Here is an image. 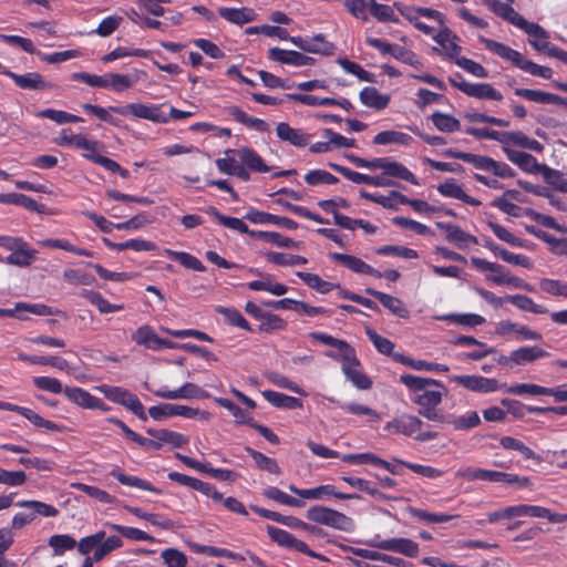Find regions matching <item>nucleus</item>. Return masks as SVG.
Masks as SVG:
<instances>
[{"label": "nucleus", "mask_w": 567, "mask_h": 567, "mask_svg": "<svg viewBox=\"0 0 567 567\" xmlns=\"http://www.w3.org/2000/svg\"><path fill=\"white\" fill-rule=\"evenodd\" d=\"M400 381L409 389L412 402L419 406V415L432 422L441 420L442 412L436 408L442 403L445 388L440 381L413 374H402Z\"/></svg>", "instance_id": "f257e3e1"}, {"label": "nucleus", "mask_w": 567, "mask_h": 567, "mask_svg": "<svg viewBox=\"0 0 567 567\" xmlns=\"http://www.w3.org/2000/svg\"><path fill=\"white\" fill-rule=\"evenodd\" d=\"M307 518L311 522L329 526L331 528L352 533L355 529L354 520L336 509L324 506H312L307 511Z\"/></svg>", "instance_id": "f03ea898"}, {"label": "nucleus", "mask_w": 567, "mask_h": 567, "mask_svg": "<svg viewBox=\"0 0 567 567\" xmlns=\"http://www.w3.org/2000/svg\"><path fill=\"white\" fill-rule=\"evenodd\" d=\"M447 154L453 158L472 164L477 169L491 172L493 175L501 178H512L515 176V172L509 165L504 162H497L485 155L466 152H449Z\"/></svg>", "instance_id": "7ed1b4c3"}, {"label": "nucleus", "mask_w": 567, "mask_h": 567, "mask_svg": "<svg viewBox=\"0 0 567 567\" xmlns=\"http://www.w3.org/2000/svg\"><path fill=\"white\" fill-rule=\"evenodd\" d=\"M110 110L122 116H133L159 124L169 121V116L162 111V105L158 104L131 103L123 106H111Z\"/></svg>", "instance_id": "20e7f679"}, {"label": "nucleus", "mask_w": 567, "mask_h": 567, "mask_svg": "<svg viewBox=\"0 0 567 567\" xmlns=\"http://www.w3.org/2000/svg\"><path fill=\"white\" fill-rule=\"evenodd\" d=\"M96 390L104 394L110 401L125 406L127 410L133 412L138 419L145 421L147 419L145 410L141 401L136 395L123 389L121 386H111L107 384H101L96 386Z\"/></svg>", "instance_id": "39448f33"}, {"label": "nucleus", "mask_w": 567, "mask_h": 567, "mask_svg": "<svg viewBox=\"0 0 567 567\" xmlns=\"http://www.w3.org/2000/svg\"><path fill=\"white\" fill-rule=\"evenodd\" d=\"M504 153L512 163L516 164L526 173L537 174L543 172L546 179L553 184L556 183L554 178L561 177L557 171H554L545 165H540L537 159L528 153L520 152L511 147H504Z\"/></svg>", "instance_id": "423d86ee"}, {"label": "nucleus", "mask_w": 567, "mask_h": 567, "mask_svg": "<svg viewBox=\"0 0 567 567\" xmlns=\"http://www.w3.org/2000/svg\"><path fill=\"white\" fill-rule=\"evenodd\" d=\"M450 381L468 391L478 393H491L502 390L505 386V384L499 383L496 379L476 374L452 375L450 377Z\"/></svg>", "instance_id": "0eeeda50"}, {"label": "nucleus", "mask_w": 567, "mask_h": 567, "mask_svg": "<svg viewBox=\"0 0 567 567\" xmlns=\"http://www.w3.org/2000/svg\"><path fill=\"white\" fill-rule=\"evenodd\" d=\"M144 388L152 391L156 396L165 400H179V399H194V398H208L209 394L192 382H185L177 389H169L168 386H161L156 390L151 389L147 382Z\"/></svg>", "instance_id": "6e6552de"}, {"label": "nucleus", "mask_w": 567, "mask_h": 567, "mask_svg": "<svg viewBox=\"0 0 567 567\" xmlns=\"http://www.w3.org/2000/svg\"><path fill=\"white\" fill-rule=\"evenodd\" d=\"M433 40L439 45L433 48L434 52L454 62L460 58L462 52V48L457 43L460 38L445 24L433 35Z\"/></svg>", "instance_id": "1a4fd4ad"}, {"label": "nucleus", "mask_w": 567, "mask_h": 567, "mask_svg": "<svg viewBox=\"0 0 567 567\" xmlns=\"http://www.w3.org/2000/svg\"><path fill=\"white\" fill-rule=\"evenodd\" d=\"M449 82L452 86L471 97L492 101H501L503 99L502 93L489 83H471L465 80L456 81L452 78L449 79Z\"/></svg>", "instance_id": "9d476101"}, {"label": "nucleus", "mask_w": 567, "mask_h": 567, "mask_svg": "<svg viewBox=\"0 0 567 567\" xmlns=\"http://www.w3.org/2000/svg\"><path fill=\"white\" fill-rule=\"evenodd\" d=\"M520 516L538 518V505L517 504L505 506L487 513V522L489 524H497Z\"/></svg>", "instance_id": "9b49d317"}, {"label": "nucleus", "mask_w": 567, "mask_h": 567, "mask_svg": "<svg viewBox=\"0 0 567 567\" xmlns=\"http://www.w3.org/2000/svg\"><path fill=\"white\" fill-rule=\"evenodd\" d=\"M370 545L380 550L393 551L408 557H416L419 555V544L409 538L374 539Z\"/></svg>", "instance_id": "f8f14e48"}, {"label": "nucleus", "mask_w": 567, "mask_h": 567, "mask_svg": "<svg viewBox=\"0 0 567 567\" xmlns=\"http://www.w3.org/2000/svg\"><path fill=\"white\" fill-rule=\"evenodd\" d=\"M132 340L137 346H143L146 349H150L153 351L174 348L173 342L159 338L156 334L155 330L148 324H144V326H141L140 328H137L132 333Z\"/></svg>", "instance_id": "ddd939ff"}, {"label": "nucleus", "mask_w": 567, "mask_h": 567, "mask_svg": "<svg viewBox=\"0 0 567 567\" xmlns=\"http://www.w3.org/2000/svg\"><path fill=\"white\" fill-rule=\"evenodd\" d=\"M2 73L14 81V83L23 90L45 91L52 90L54 85L43 79L38 72H29L24 74L14 73L8 69L2 70Z\"/></svg>", "instance_id": "4468645a"}, {"label": "nucleus", "mask_w": 567, "mask_h": 567, "mask_svg": "<svg viewBox=\"0 0 567 567\" xmlns=\"http://www.w3.org/2000/svg\"><path fill=\"white\" fill-rule=\"evenodd\" d=\"M329 166L336 172L343 175L347 179L355 184H367L375 187H389L393 186L394 183L384 176H370L361 174L359 172L351 171L348 167L330 163Z\"/></svg>", "instance_id": "2eb2a0df"}, {"label": "nucleus", "mask_w": 567, "mask_h": 567, "mask_svg": "<svg viewBox=\"0 0 567 567\" xmlns=\"http://www.w3.org/2000/svg\"><path fill=\"white\" fill-rule=\"evenodd\" d=\"M436 423L451 425L454 431H470L481 424V417L476 411H467L464 414H443Z\"/></svg>", "instance_id": "dca6fc26"}, {"label": "nucleus", "mask_w": 567, "mask_h": 567, "mask_svg": "<svg viewBox=\"0 0 567 567\" xmlns=\"http://www.w3.org/2000/svg\"><path fill=\"white\" fill-rule=\"evenodd\" d=\"M146 76L142 70L134 69L132 73H109L107 90L121 93L132 89L140 80Z\"/></svg>", "instance_id": "f3484780"}, {"label": "nucleus", "mask_w": 567, "mask_h": 567, "mask_svg": "<svg viewBox=\"0 0 567 567\" xmlns=\"http://www.w3.org/2000/svg\"><path fill=\"white\" fill-rule=\"evenodd\" d=\"M329 257L334 260L336 262L341 264L346 268L352 270L357 274H365L371 275L378 278H381V272L374 269L372 266L365 264L362 259L352 256V255H346V254H339V252H331L329 254Z\"/></svg>", "instance_id": "a211bd4d"}, {"label": "nucleus", "mask_w": 567, "mask_h": 567, "mask_svg": "<svg viewBox=\"0 0 567 567\" xmlns=\"http://www.w3.org/2000/svg\"><path fill=\"white\" fill-rule=\"evenodd\" d=\"M276 134L281 141L288 142L289 144L303 147L308 145L312 138V135L300 128L291 127L288 123L281 122L276 127Z\"/></svg>", "instance_id": "6ab92c4d"}, {"label": "nucleus", "mask_w": 567, "mask_h": 567, "mask_svg": "<svg viewBox=\"0 0 567 567\" xmlns=\"http://www.w3.org/2000/svg\"><path fill=\"white\" fill-rule=\"evenodd\" d=\"M269 59L292 66H307L313 63L311 56L305 55L298 51L279 48H271L269 50Z\"/></svg>", "instance_id": "aec40b11"}, {"label": "nucleus", "mask_w": 567, "mask_h": 567, "mask_svg": "<svg viewBox=\"0 0 567 567\" xmlns=\"http://www.w3.org/2000/svg\"><path fill=\"white\" fill-rule=\"evenodd\" d=\"M225 154H235L239 161L241 162V165L247 167L248 169H251L254 172L258 173H267L269 172V167L265 164L262 158L251 148L248 147H240L238 150H226Z\"/></svg>", "instance_id": "412c9836"}, {"label": "nucleus", "mask_w": 567, "mask_h": 567, "mask_svg": "<svg viewBox=\"0 0 567 567\" xmlns=\"http://www.w3.org/2000/svg\"><path fill=\"white\" fill-rule=\"evenodd\" d=\"M497 270L495 269L489 272L487 280L499 286H509L517 289L533 291V287L529 284L519 277L512 276L502 265L497 264Z\"/></svg>", "instance_id": "4be33fe9"}, {"label": "nucleus", "mask_w": 567, "mask_h": 567, "mask_svg": "<svg viewBox=\"0 0 567 567\" xmlns=\"http://www.w3.org/2000/svg\"><path fill=\"white\" fill-rule=\"evenodd\" d=\"M478 41L485 45L487 50L496 54L497 56L513 63L515 66L520 62L523 54L501 42L487 39L485 37H478Z\"/></svg>", "instance_id": "5701e85b"}, {"label": "nucleus", "mask_w": 567, "mask_h": 567, "mask_svg": "<svg viewBox=\"0 0 567 567\" xmlns=\"http://www.w3.org/2000/svg\"><path fill=\"white\" fill-rule=\"evenodd\" d=\"M21 312H30L37 316H49L52 313L51 309L42 303L18 302L13 309L0 308V317H17L20 320H27L28 318Z\"/></svg>", "instance_id": "b1692460"}, {"label": "nucleus", "mask_w": 567, "mask_h": 567, "mask_svg": "<svg viewBox=\"0 0 567 567\" xmlns=\"http://www.w3.org/2000/svg\"><path fill=\"white\" fill-rule=\"evenodd\" d=\"M549 353L537 346H525L511 352V360L515 365H525L548 357Z\"/></svg>", "instance_id": "393cba45"}, {"label": "nucleus", "mask_w": 567, "mask_h": 567, "mask_svg": "<svg viewBox=\"0 0 567 567\" xmlns=\"http://www.w3.org/2000/svg\"><path fill=\"white\" fill-rule=\"evenodd\" d=\"M260 279L247 284V287L254 291H267L274 296H284L288 291V287L278 282L269 274H259Z\"/></svg>", "instance_id": "a878e982"}, {"label": "nucleus", "mask_w": 567, "mask_h": 567, "mask_svg": "<svg viewBox=\"0 0 567 567\" xmlns=\"http://www.w3.org/2000/svg\"><path fill=\"white\" fill-rule=\"evenodd\" d=\"M437 192L445 197L460 199L472 206H480L481 200L467 195L461 185H458L454 179H447L444 183L437 186Z\"/></svg>", "instance_id": "bb28decb"}, {"label": "nucleus", "mask_w": 567, "mask_h": 567, "mask_svg": "<svg viewBox=\"0 0 567 567\" xmlns=\"http://www.w3.org/2000/svg\"><path fill=\"white\" fill-rule=\"evenodd\" d=\"M365 292L375 297L389 311L400 318H408L410 312L404 303L396 297L386 295L372 288H368Z\"/></svg>", "instance_id": "cd10ccee"}, {"label": "nucleus", "mask_w": 567, "mask_h": 567, "mask_svg": "<svg viewBox=\"0 0 567 567\" xmlns=\"http://www.w3.org/2000/svg\"><path fill=\"white\" fill-rule=\"evenodd\" d=\"M455 475L466 481H486L493 483H501L502 478V472L480 467L460 468Z\"/></svg>", "instance_id": "c85d7f7f"}, {"label": "nucleus", "mask_w": 567, "mask_h": 567, "mask_svg": "<svg viewBox=\"0 0 567 567\" xmlns=\"http://www.w3.org/2000/svg\"><path fill=\"white\" fill-rule=\"evenodd\" d=\"M509 145L519 146L535 152L542 151V145L538 141L528 137L520 131L504 132L502 146L509 147Z\"/></svg>", "instance_id": "c756f323"}, {"label": "nucleus", "mask_w": 567, "mask_h": 567, "mask_svg": "<svg viewBox=\"0 0 567 567\" xmlns=\"http://www.w3.org/2000/svg\"><path fill=\"white\" fill-rule=\"evenodd\" d=\"M218 13L226 21L234 24H245L251 22L256 19V13L252 9L241 7V8H227L220 7L218 9Z\"/></svg>", "instance_id": "7c9ffc66"}, {"label": "nucleus", "mask_w": 567, "mask_h": 567, "mask_svg": "<svg viewBox=\"0 0 567 567\" xmlns=\"http://www.w3.org/2000/svg\"><path fill=\"white\" fill-rule=\"evenodd\" d=\"M437 227L445 231L446 239L450 243L457 245L460 248L477 243L474 236L467 234L456 225L439 223Z\"/></svg>", "instance_id": "2f4dec72"}, {"label": "nucleus", "mask_w": 567, "mask_h": 567, "mask_svg": "<svg viewBox=\"0 0 567 567\" xmlns=\"http://www.w3.org/2000/svg\"><path fill=\"white\" fill-rule=\"evenodd\" d=\"M147 433L153 437V439H156L157 442L162 443V446L164 444H167L169 445L171 447H182L184 445H186L189 440L187 436H185L184 434L182 433H178V432H174V431H171V430H165V429H162V430H154V429H148L147 430Z\"/></svg>", "instance_id": "473e14b6"}, {"label": "nucleus", "mask_w": 567, "mask_h": 567, "mask_svg": "<svg viewBox=\"0 0 567 567\" xmlns=\"http://www.w3.org/2000/svg\"><path fill=\"white\" fill-rule=\"evenodd\" d=\"M359 99L363 105L378 111L385 109L390 102L389 95L381 94L372 86L363 87L359 94Z\"/></svg>", "instance_id": "72a5a7b5"}, {"label": "nucleus", "mask_w": 567, "mask_h": 567, "mask_svg": "<svg viewBox=\"0 0 567 567\" xmlns=\"http://www.w3.org/2000/svg\"><path fill=\"white\" fill-rule=\"evenodd\" d=\"M247 218L255 224H274L288 229H296L297 223L290 218L261 212H249Z\"/></svg>", "instance_id": "f704fd0d"}, {"label": "nucleus", "mask_w": 567, "mask_h": 567, "mask_svg": "<svg viewBox=\"0 0 567 567\" xmlns=\"http://www.w3.org/2000/svg\"><path fill=\"white\" fill-rule=\"evenodd\" d=\"M519 199V192L515 189H507L504 194L492 202V206L499 209L501 212L511 215L518 216L519 215V206L513 203V200Z\"/></svg>", "instance_id": "c9c22d12"}, {"label": "nucleus", "mask_w": 567, "mask_h": 567, "mask_svg": "<svg viewBox=\"0 0 567 567\" xmlns=\"http://www.w3.org/2000/svg\"><path fill=\"white\" fill-rule=\"evenodd\" d=\"M359 360L355 358L353 362L342 364V371L354 386L361 390H368L372 386L371 380L360 371Z\"/></svg>", "instance_id": "e433bc0d"}, {"label": "nucleus", "mask_w": 567, "mask_h": 567, "mask_svg": "<svg viewBox=\"0 0 567 567\" xmlns=\"http://www.w3.org/2000/svg\"><path fill=\"white\" fill-rule=\"evenodd\" d=\"M262 396L274 406L279 409H301L302 402L295 396H289L287 394L271 391V390H265L262 391Z\"/></svg>", "instance_id": "4c0bfd02"}, {"label": "nucleus", "mask_w": 567, "mask_h": 567, "mask_svg": "<svg viewBox=\"0 0 567 567\" xmlns=\"http://www.w3.org/2000/svg\"><path fill=\"white\" fill-rule=\"evenodd\" d=\"M103 243L112 250H117V251H122V250H126V249H132L134 251H151V250L156 249V245L154 243L145 240V239H138V238L128 239L123 243H112L110 239L103 238Z\"/></svg>", "instance_id": "58836bf2"}, {"label": "nucleus", "mask_w": 567, "mask_h": 567, "mask_svg": "<svg viewBox=\"0 0 567 567\" xmlns=\"http://www.w3.org/2000/svg\"><path fill=\"white\" fill-rule=\"evenodd\" d=\"M81 296L91 305L95 306L100 313H111L124 309V305L111 303L100 292L94 290H83Z\"/></svg>", "instance_id": "ea45409f"}, {"label": "nucleus", "mask_w": 567, "mask_h": 567, "mask_svg": "<svg viewBox=\"0 0 567 567\" xmlns=\"http://www.w3.org/2000/svg\"><path fill=\"white\" fill-rule=\"evenodd\" d=\"M104 526L112 532L118 533L121 536L135 542H154V537L145 532L130 526H124L111 522H105Z\"/></svg>", "instance_id": "a19ab883"}, {"label": "nucleus", "mask_w": 567, "mask_h": 567, "mask_svg": "<svg viewBox=\"0 0 567 567\" xmlns=\"http://www.w3.org/2000/svg\"><path fill=\"white\" fill-rule=\"evenodd\" d=\"M505 300L522 311H527L535 315L548 313V309L546 307L534 302L533 299L525 295L506 296Z\"/></svg>", "instance_id": "79ce46f5"}, {"label": "nucleus", "mask_w": 567, "mask_h": 567, "mask_svg": "<svg viewBox=\"0 0 567 567\" xmlns=\"http://www.w3.org/2000/svg\"><path fill=\"white\" fill-rule=\"evenodd\" d=\"M525 32L533 38L529 41L532 47L542 52L547 51L549 54V49L551 48L548 41V34L546 30L537 23L530 22Z\"/></svg>", "instance_id": "37998d69"}, {"label": "nucleus", "mask_w": 567, "mask_h": 567, "mask_svg": "<svg viewBox=\"0 0 567 567\" xmlns=\"http://www.w3.org/2000/svg\"><path fill=\"white\" fill-rule=\"evenodd\" d=\"M35 255L37 250L31 249L24 241L22 246H19L18 249L6 258V262L19 267H28L33 262Z\"/></svg>", "instance_id": "c03bdc74"}, {"label": "nucleus", "mask_w": 567, "mask_h": 567, "mask_svg": "<svg viewBox=\"0 0 567 567\" xmlns=\"http://www.w3.org/2000/svg\"><path fill=\"white\" fill-rule=\"evenodd\" d=\"M64 395L68 398L69 401L72 403L83 408V409H92V405H94L95 396H93L90 392L82 388H64Z\"/></svg>", "instance_id": "a18cd8bd"}, {"label": "nucleus", "mask_w": 567, "mask_h": 567, "mask_svg": "<svg viewBox=\"0 0 567 567\" xmlns=\"http://www.w3.org/2000/svg\"><path fill=\"white\" fill-rule=\"evenodd\" d=\"M111 475L113 477H115L123 485L136 487V488H140V489L153 492V493H156V494H161L162 493L161 489L154 487L150 482H147L145 480H142L140 477H136V476L126 475L123 472H121L120 470H116V468L113 470L111 472Z\"/></svg>", "instance_id": "49530a36"}, {"label": "nucleus", "mask_w": 567, "mask_h": 567, "mask_svg": "<svg viewBox=\"0 0 567 567\" xmlns=\"http://www.w3.org/2000/svg\"><path fill=\"white\" fill-rule=\"evenodd\" d=\"M515 95L538 104H554L556 95L549 92L532 89H515Z\"/></svg>", "instance_id": "de8ad7c7"}, {"label": "nucleus", "mask_w": 567, "mask_h": 567, "mask_svg": "<svg viewBox=\"0 0 567 567\" xmlns=\"http://www.w3.org/2000/svg\"><path fill=\"white\" fill-rule=\"evenodd\" d=\"M207 213L212 215L218 223L229 229L239 231L241 234H249L251 230L248 226L239 218L229 217L220 214L215 207L210 206L207 208Z\"/></svg>", "instance_id": "09e8293b"}, {"label": "nucleus", "mask_w": 567, "mask_h": 567, "mask_svg": "<svg viewBox=\"0 0 567 567\" xmlns=\"http://www.w3.org/2000/svg\"><path fill=\"white\" fill-rule=\"evenodd\" d=\"M123 547V540L120 536L112 535L106 537L104 536V539L99 543V547L93 553V559L95 561H101L104 559L107 555H110L112 551L122 548Z\"/></svg>", "instance_id": "8fccbe9b"}, {"label": "nucleus", "mask_w": 567, "mask_h": 567, "mask_svg": "<svg viewBox=\"0 0 567 567\" xmlns=\"http://www.w3.org/2000/svg\"><path fill=\"white\" fill-rule=\"evenodd\" d=\"M412 141V137L403 132L399 131H382L378 133L373 143L377 145H389V144H401L409 145Z\"/></svg>", "instance_id": "3c124183"}, {"label": "nucleus", "mask_w": 567, "mask_h": 567, "mask_svg": "<svg viewBox=\"0 0 567 567\" xmlns=\"http://www.w3.org/2000/svg\"><path fill=\"white\" fill-rule=\"evenodd\" d=\"M265 258L267 261L272 262L278 266H299L306 265L308 262L307 258L298 255L277 252V251H268L265 254Z\"/></svg>", "instance_id": "603ef678"}, {"label": "nucleus", "mask_w": 567, "mask_h": 567, "mask_svg": "<svg viewBox=\"0 0 567 567\" xmlns=\"http://www.w3.org/2000/svg\"><path fill=\"white\" fill-rule=\"evenodd\" d=\"M35 115L40 118L51 120L56 124L78 123L83 121V118H81L80 116L54 109H45L38 111Z\"/></svg>", "instance_id": "864d4df0"}, {"label": "nucleus", "mask_w": 567, "mask_h": 567, "mask_svg": "<svg viewBox=\"0 0 567 567\" xmlns=\"http://www.w3.org/2000/svg\"><path fill=\"white\" fill-rule=\"evenodd\" d=\"M164 254L166 256H168L169 258L177 260L181 265H183L187 269H192V270H196V271L205 270V267L202 264V261L188 252L165 249Z\"/></svg>", "instance_id": "5fc2aeb1"}, {"label": "nucleus", "mask_w": 567, "mask_h": 567, "mask_svg": "<svg viewBox=\"0 0 567 567\" xmlns=\"http://www.w3.org/2000/svg\"><path fill=\"white\" fill-rule=\"evenodd\" d=\"M0 203L22 206L29 210L34 212L41 210V206L34 199L19 193L0 194Z\"/></svg>", "instance_id": "6e6d98bb"}, {"label": "nucleus", "mask_w": 567, "mask_h": 567, "mask_svg": "<svg viewBox=\"0 0 567 567\" xmlns=\"http://www.w3.org/2000/svg\"><path fill=\"white\" fill-rule=\"evenodd\" d=\"M297 276L310 288L315 289L319 293H328L336 286L329 281L323 280L317 274L299 271Z\"/></svg>", "instance_id": "4d7b16f0"}, {"label": "nucleus", "mask_w": 567, "mask_h": 567, "mask_svg": "<svg viewBox=\"0 0 567 567\" xmlns=\"http://www.w3.org/2000/svg\"><path fill=\"white\" fill-rule=\"evenodd\" d=\"M432 122L441 132L452 133L461 128V122L456 117L439 111L432 114Z\"/></svg>", "instance_id": "13d9d810"}, {"label": "nucleus", "mask_w": 567, "mask_h": 567, "mask_svg": "<svg viewBox=\"0 0 567 567\" xmlns=\"http://www.w3.org/2000/svg\"><path fill=\"white\" fill-rule=\"evenodd\" d=\"M17 506L31 509V513H34V518L37 515L55 517L59 514V511L54 506L40 501H21L17 503Z\"/></svg>", "instance_id": "bf43d9fd"}, {"label": "nucleus", "mask_w": 567, "mask_h": 567, "mask_svg": "<svg viewBox=\"0 0 567 567\" xmlns=\"http://www.w3.org/2000/svg\"><path fill=\"white\" fill-rule=\"evenodd\" d=\"M382 176L396 177V178L410 182L413 185H419V181L415 178L413 173H411L401 163L394 162L392 159H389V163H388Z\"/></svg>", "instance_id": "052dcab7"}, {"label": "nucleus", "mask_w": 567, "mask_h": 567, "mask_svg": "<svg viewBox=\"0 0 567 567\" xmlns=\"http://www.w3.org/2000/svg\"><path fill=\"white\" fill-rule=\"evenodd\" d=\"M150 52L144 49H128L126 47H117L107 54L101 58L103 63H111L115 60L126 58V56H138V58H148Z\"/></svg>", "instance_id": "680f3d73"}, {"label": "nucleus", "mask_w": 567, "mask_h": 567, "mask_svg": "<svg viewBox=\"0 0 567 567\" xmlns=\"http://www.w3.org/2000/svg\"><path fill=\"white\" fill-rule=\"evenodd\" d=\"M246 451L252 457L256 465L260 470L267 471V472L276 474V475L281 474V470L275 458L268 457L265 454H262L258 451H255L250 447H246Z\"/></svg>", "instance_id": "e2e57ef3"}, {"label": "nucleus", "mask_w": 567, "mask_h": 567, "mask_svg": "<svg viewBox=\"0 0 567 567\" xmlns=\"http://www.w3.org/2000/svg\"><path fill=\"white\" fill-rule=\"evenodd\" d=\"M370 13L380 22H399L394 10L390 6L378 3L375 0H370Z\"/></svg>", "instance_id": "0e129e2a"}, {"label": "nucleus", "mask_w": 567, "mask_h": 567, "mask_svg": "<svg viewBox=\"0 0 567 567\" xmlns=\"http://www.w3.org/2000/svg\"><path fill=\"white\" fill-rule=\"evenodd\" d=\"M215 310L216 312L221 315L229 324L241 328L247 331L251 330L249 322L243 317V315L238 310L223 306L216 307Z\"/></svg>", "instance_id": "69168bd1"}, {"label": "nucleus", "mask_w": 567, "mask_h": 567, "mask_svg": "<svg viewBox=\"0 0 567 567\" xmlns=\"http://www.w3.org/2000/svg\"><path fill=\"white\" fill-rule=\"evenodd\" d=\"M539 288L543 292L553 297L567 298V281H561L550 278H542L539 280Z\"/></svg>", "instance_id": "338daca9"}, {"label": "nucleus", "mask_w": 567, "mask_h": 567, "mask_svg": "<svg viewBox=\"0 0 567 567\" xmlns=\"http://www.w3.org/2000/svg\"><path fill=\"white\" fill-rule=\"evenodd\" d=\"M340 344H334L336 351L327 352L326 355L328 358H331L337 361H341L342 364H346L348 362H353V359H355V351L354 349L344 340H339Z\"/></svg>", "instance_id": "774afa93"}]
</instances>
